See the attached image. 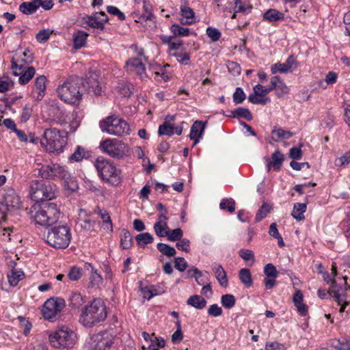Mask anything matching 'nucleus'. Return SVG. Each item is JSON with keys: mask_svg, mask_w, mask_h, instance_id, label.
Here are the masks:
<instances>
[{"mask_svg": "<svg viewBox=\"0 0 350 350\" xmlns=\"http://www.w3.org/2000/svg\"><path fill=\"white\" fill-rule=\"evenodd\" d=\"M212 271L219 284L221 286L226 288L228 285V280L226 273L222 266L219 264H215L212 267Z\"/></svg>", "mask_w": 350, "mask_h": 350, "instance_id": "c85d7f7f", "label": "nucleus"}, {"mask_svg": "<svg viewBox=\"0 0 350 350\" xmlns=\"http://www.w3.org/2000/svg\"><path fill=\"white\" fill-rule=\"evenodd\" d=\"M29 215L36 224L49 226L57 221L60 210L53 202L45 203L42 205L34 204L31 207Z\"/></svg>", "mask_w": 350, "mask_h": 350, "instance_id": "f03ea898", "label": "nucleus"}, {"mask_svg": "<svg viewBox=\"0 0 350 350\" xmlns=\"http://www.w3.org/2000/svg\"><path fill=\"white\" fill-rule=\"evenodd\" d=\"M23 277V273L21 271L12 270L10 273H8V282L12 286H16Z\"/></svg>", "mask_w": 350, "mask_h": 350, "instance_id": "37998d69", "label": "nucleus"}, {"mask_svg": "<svg viewBox=\"0 0 350 350\" xmlns=\"http://www.w3.org/2000/svg\"><path fill=\"white\" fill-rule=\"evenodd\" d=\"M21 198L16 192L10 187H6L0 191V205L10 211L19 208L21 206Z\"/></svg>", "mask_w": 350, "mask_h": 350, "instance_id": "dca6fc26", "label": "nucleus"}, {"mask_svg": "<svg viewBox=\"0 0 350 350\" xmlns=\"http://www.w3.org/2000/svg\"><path fill=\"white\" fill-rule=\"evenodd\" d=\"M264 273L267 278H276L278 275L275 267L271 263H269L265 266Z\"/></svg>", "mask_w": 350, "mask_h": 350, "instance_id": "680f3d73", "label": "nucleus"}, {"mask_svg": "<svg viewBox=\"0 0 350 350\" xmlns=\"http://www.w3.org/2000/svg\"><path fill=\"white\" fill-rule=\"evenodd\" d=\"M245 99V94L241 88H237L233 94V101L235 104H241Z\"/></svg>", "mask_w": 350, "mask_h": 350, "instance_id": "69168bd1", "label": "nucleus"}, {"mask_svg": "<svg viewBox=\"0 0 350 350\" xmlns=\"http://www.w3.org/2000/svg\"><path fill=\"white\" fill-rule=\"evenodd\" d=\"M107 11L110 14L117 16L119 20L124 21L126 18L125 14L122 12L117 7L109 5L107 7Z\"/></svg>", "mask_w": 350, "mask_h": 350, "instance_id": "774afa93", "label": "nucleus"}, {"mask_svg": "<svg viewBox=\"0 0 350 350\" xmlns=\"http://www.w3.org/2000/svg\"><path fill=\"white\" fill-rule=\"evenodd\" d=\"M239 278L241 283L247 288L252 286L253 284L252 275L249 269L243 268L239 271Z\"/></svg>", "mask_w": 350, "mask_h": 350, "instance_id": "4c0bfd02", "label": "nucleus"}, {"mask_svg": "<svg viewBox=\"0 0 350 350\" xmlns=\"http://www.w3.org/2000/svg\"><path fill=\"white\" fill-rule=\"evenodd\" d=\"M113 336L108 332L92 335L85 344L87 350H108L113 343Z\"/></svg>", "mask_w": 350, "mask_h": 350, "instance_id": "ddd939ff", "label": "nucleus"}, {"mask_svg": "<svg viewBox=\"0 0 350 350\" xmlns=\"http://www.w3.org/2000/svg\"><path fill=\"white\" fill-rule=\"evenodd\" d=\"M206 33L210 38L211 42H216L221 38V33L218 29L208 27L206 28Z\"/></svg>", "mask_w": 350, "mask_h": 350, "instance_id": "bf43d9fd", "label": "nucleus"}, {"mask_svg": "<svg viewBox=\"0 0 350 350\" xmlns=\"http://www.w3.org/2000/svg\"><path fill=\"white\" fill-rule=\"evenodd\" d=\"M11 68L13 70V74L16 76H20L18 83L21 85L27 84L35 75L36 70L33 66L25 68L23 64H19L14 59L12 61Z\"/></svg>", "mask_w": 350, "mask_h": 350, "instance_id": "a211bd4d", "label": "nucleus"}, {"mask_svg": "<svg viewBox=\"0 0 350 350\" xmlns=\"http://www.w3.org/2000/svg\"><path fill=\"white\" fill-rule=\"evenodd\" d=\"M170 29L175 36H188L191 33L196 35V33L191 32V31L189 28L183 27H181L179 25H176V24L172 25L171 26Z\"/></svg>", "mask_w": 350, "mask_h": 350, "instance_id": "c03bdc74", "label": "nucleus"}, {"mask_svg": "<svg viewBox=\"0 0 350 350\" xmlns=\"http://www.w3.org/2000/svg\"><path fill=\"white\" fill-rule=\"evenodd\" d=\"M31 197L36 201L50 200L55 198V186L51 183H44L36 180L31 184Z\"/></svg>", "mask_w": 350, "mask_h": 350, "instance_id": "f8f14e48", "label": "nucleus"}, {"mask_svg": "<svg viewBox=\"0 0 350 350\" xmlns=\"http://www.w3.org/2000/svg\"><path fill=\"white\" fill-rule=\"evenodd\" d=\"M157 249L161 253L168 257L174 256L176 253V250L173 247L162 243L157 244Z\"/></svg>", "mask_w": 350, "mask_h": 350, "instance_id": "8fccbe9b", "label": "nucleus"}, {"mask_svg": "<svg viewBox=\"0 0 350 350\" xmlns=\"http://www.w3.org/2000/svg\"><path fill=\"white\" fill-rule=\"evenodd\" d=\"M135 240L140 247H144L147 244L151 243L154 238L149 232L141 233L135 237Z\"/></svg>", "mask_w": 350, "mask_h": 350, "instance_id": "a19ab883", "label": "nucleus"}, {"mask_svg": "<svg viewBox=\"0 0 350 350\" xmlns=\"http://www.w3.org/2000/svg\"><path fill=\"white\" fill-rule=\"evenodd\" d=\"M271 138L275 142H280L284 139H290L293 133L284 130L282 128H275L271 132Z\"/></svg>", "mask_w": 350, "mask_h": 350, "instance_id": "473e14b6", "label": "nucleus"}, {"mask_svg": "<svg viewBox=\"0 0 350 350\" xmlns=\"http://www.w3.org/2000/svg\"><path fill=\"white\" fill-rule=\"evenodd\" d=\"M100 128L103 131L119 137L129 135L131 129L129 124L123 119L109 116L100 122Z\"/></svg>", "mask_w": 350, "mask_h": 350, "instance_id": "9b49d317", "label": "nucleus"}, {"mask_svg": "<svg viewBox=\"0 0 350 350\" xmlns=\"http://www.w3.org/2000/svg\"><path fill=\"white\" fill-rule=\"evenodd\" d=\"M51 344L62 349L72 348L77 341L76 333L68 327H62L49 335Z\"/></svg>", "mask_w": 350, "mask_h": 350, "instance_id": "0eeeda50", "label": "nucleus"}, {"mask_svg": "<svg viewBox=\"0 0 350 350\" xmlns=\"http://www.w3.org/2000/svg\"><path fill=\"white\" fill-rule=\"evenodd\" d=\"M38 0H32L31 1H25L19 5V11L26 15H31L36 12L38 10L37 5Z\"/></svg>", "mask_w": 350, "mask_h": 350, "instance_id": "2f4dec72", "label": "nucleus"}, {"mask_svg": "<svg viewBox=\"0 0 350 350\" xmlns=\"http://www.w3.org/2000/svg\"><path fill=\"white\" fill-rule=\"evenodd\" d=\"M205 127L206 122L200 120L195 121L191 126L189 137L194 142V145L197 144L202 139Z\"/></svg>", "mask_w": 350, "mask_h": 350, "instance_id": "393cba45", "label": "nucleus"}, {"mask_svg": "<svg viewBox=\"0 0 350 350\" xmlns=\"http://www.w3.org/2000/svg\"><path fill=\"white\" fill-rule=\"evenodd\" d=\"M234 10L235 13L241 12L245 14H247L251 12L252 10V5L250 1L247 0H234Z\"/></svg>", "mask_w": 350, "mask_h": 350, "instance_id": "72a5a7b5", "label": "nucleus"}, {"mask_svg": "<svg viewBox=\"0 0 350 350\" xmlns=\"http://www.w3.org/2000/svg\"><path fill=\"white\" fill-rule=\"evenodd\" d=\"M306 211V204L305 203H297L294 205L292 211V216L297 221L304 219V213Z\"/></svg>", "mask_w": 350, "mask_h": 350, "instance_id": "58836bf2", "label": "nucleus"}, {"mask_svg": "<svg viewBox=\"0 0 350 350\" xmlns=\"http://www.w3.org/2000/svg\"><path fill=\"white\" fill-rule=\"evenodd\" d=\"M131 48L133 49L136 56L129 58L126 62L125 68L126 71L136 75L141 79L148 78V75L146 72V68L144 63V62L146 61L144 49L142 48H139L135 45H132Z\"/></svg>", "mask_w": 350, "mask_h": 350, "instance_id": "9d476101", "label": "nucleus"}, {"mask_svg": "<svg viewBox=\"0 0 350 350\" xmlns=\"http://www.w3.org/2000/svg\"><path fill=\"white\" fill-rule=\"evenodd\" d=\"M248 100L252 104L266 105L270 102V98L269 97H262V96H258L253 93L249 95Z\"/></svg>", "mask_w": 350, "mask_h": 350, "instance_id": "4d7b16f0", "label": "nucleus"}, {"mask_svg": "<svg viewBox=\"0 0 350 350\" xmlns=\"http://www.w3.org/2000/svg\"><path fill=\"white\" fill-rule=\"evenodd\" d=\"M132 245V237L131 233L123 230L120 236V246L124 250L129 249Z\"/></svg>", "mask_w": 350, "mask_h": 350, "instance_id": "79ce46f5", "label": "nucleus"}, {"mask_svg": "<svg viewBox=\"0 0 350 350\" xmlns=\"http://www.w3.org/2000/svg\"><path fill=\"white\" fill-rule=\"evenodd\" d=\"M271 209V206L267 204L264 203L260 208L258 209L256 215V221H260L262 219L267 217V214L270 212Z\"/></svg>", "mask_w": 350, "mask_h": 350, "instance_id": "864d4df0", "label": "nucleus"}, {"mask_svg": "<svg viewBox=\"0 0 350 350\" xmlns=\"http://www.w3.org/2000/svg\"><path fill=\"white\" fill-rule=\"evenodd\" d=\"M143 14L139 17L137 22H145L148 23V26L150 28L155 27V23L154 21V14L152 13V6L149 1L143 0Z\"/></svg>", "mask_w": 350, "mask_h": 350, "instance_id": "412c9836", "label": "nucleus"}, {"mask_svg": "<svg viewBox=\"0 0 350 350\" xmlns=\"http://www.w3.org/2000/svg\"><path fill=\"white\" fill-rule=\"evenodd\" d=\"M334 164L338 167H346L350 164V150L346 151L340 157H336L334 160Z\"/></svg>", "mask_w": 350, "mask_h": 350, "instance_id": "09e8293b", "label": "nucleus"}, {"mask_svg": "<svg viewBox=\"0 0 350 350\" xmlns=\"http://www.w3.org/2000/svg\"><path fill=\"white\" fill-rule=\"evenodd\" d=\"M99 148L103 153L116 159H123L129 155L128 145L118 139H105L100 142Z\"/></svg>", "mask_w": 350, "mask_h": 350, "instance_id": "1a4fd4ad", "label": "nucleus"}, {"mask_svg": "<svg viewBox=\"0 0 350 350\" xmlns=\"http://www.w3.org/2000/svg\"><path fill=\"white\" fill-rule=\"evenodd\" d=\"M85 85L89 94L95 96L100 94L102 89L98 81V76L96 73H91L87 77Z\"/></svg>", "mask_w": 350, "mask_h": 350, "instance_id": "4be33fe9", "label": "nucleus"}, {"mask_svg": "<svg viewBox=\"0 0 350 350\" xmlns=\"http://www.w3.org/2000/svg\"><path fill=\"white\" fill-rule=\"evenodd\" d=\"M180 12L181 16L183 17L185 21H182L183 25H191L196 22V17L193 9L189 8L187 5H182L180 7Z\"/></svg>", "mask_w": 350, "mask_h": 350, "instance_id": "cd10ccee", "label": "nucleus"}, {"mask_svg": "<svg viewBox=\"0 0 350 350\" xmlns=\"http://www.w3.org/2000/svg\"><path fill=\"white\" fill-rule=\"evenodd\" d=\"M22 55L23 57L21 56L19 59L15 61L16 62H18L19 64H23L25 66V64H29L33 62V54L29 51L23 52Z\"/></svg>", "mask_w": 350, "mask_h": 350, "instance_id": "0e129e2a", "label": "nucleus"}, {"mask_svg": "<svg viewBox=\"0 0 350 350\" xmlns=\"http://www.w3.org/2000/svg\"><path fill=\"white\" fill-rule=\"evenodd\" d=\"M264 21L275 23L284 19V14L275 9H269L262 15Z\"/></svg>", "mask_w": 350, "mask_h": 350, "instance_id": "7c9ffc66", "label": "nucleus"}, {"mask_svg": "<svg viewBox=\"0 0 350 350\" xmlns=\"http://www.w3.org/2000/svg\"><path fill=\"white\" fill-rule=\"evenodd\" d=\"M168 217L163 215H158L157 221L154 224V230L159 237H164L169 234L167 225Z\"/></svg>", "mask_w": 350, "mask_h": 350, "instance_id": "b1692460", "label": "nucleus"}, {"mask_svg": "<svg viewBox=\"0 0 350 350\" xmlns=\"http://www.w3.org/2000/svg\"><path fill=\"white\" fill-rule=\"evenodd\" d=\"M77 224L83 229L89 230L93 228L94 221L92 219V215L85 209H80L79 211V217Z\"/></svg>", "mask_w": 350, "mask_h": 350, "instance_id": "bb28decb", "label": "nucleus"}, {"mask_svg": "<svg viewBox=\"0 0 350 350\" xmlns=\"http://www.w3.org/2000/svg\"><path fill=\"white\" fill-rule=\"evenodd\" d=\"M323 277L324 281H325L327 283L331 282V291L329 293L332 295L335 301L339 306H340L339 312H343L345 310L346 306L348 305V302L346 299V295L343 289L340 287L336 286V281L334 279L336 277H334L332 273L329 274L327 273H324Z\"/></svg>", "mask_w": 350, "mask_h": 350, "instance_id": "2eb2a0df", "label": "nucleus"}, {"mask_svg": "<svg viewBox=\"0 0 350 350\" xmlns=\"http://www.w3.org/2000/svg\"><path fill=\"white\" fill-rule=\"evenodd\" d=\"M85 302V297L79 293H72L69 298V306L72 308H79Z\"/></svg>", "mask_w": 350, "mask_h": 350, "instance_id": "e433bc0d", "label": "nucleus"}, {"mask_svg": "<svg viewBox=\"0 0 350 350\" xmlns=\"http://www.w3.org/2000/svg\"><path fill=\"white\" fill-rule=\"evenodd\" d=\"M46 77L44 75L38 77L33 86L32 94L37 100H42L46 90Z\"/></svg>", "mask_w": 350, "mask_h": 350, "instance_id": "5701e85b", "label": "nucleus"}, {"mask_svg": "<svg viewBox=\"0 0 350 350\" xmlns=\"http://www.w3.org/2000/svg\"><path fill=\"white\" fill-rule=\"evenodd\" d=\"M65 306L66 303L64 299L59 297L48 299L42 306V315L45 319L54 321L57 319Z\"/></svg>", "mask_w": 350, "mask_h": 350, "instance_id": "4468645a", "label": "nucleus"}, {"mask_svg": "<svg viewBox=\"0 0 350 350\" xmlns=\"http://www.w3.org/2000/svg\"><path fill=\"white\" fill-rule=\"evenodd\" d=\"M71 233L66 226H59L51 228L47 233L46 242L57 249L66 248L70 242Z\"/></svg>", "mask_w": 350, "mask_h": 350, "instance_id": "6e6552de", "label": "nucleus"}, {"mask_svg": "<svg viewBox=\"0 0 350 350\" xmlns=\"http://www.w3.org/2000/svg\"><path fill=\"white\" fill-rule=\"evenodd\" d=\"M107 316L105 303L103 299L96 298L82 308L79 322L84 327L90 328L104 321Z\"/></svg>", "mask_w": 350, "mask_h": 350, "instance_id": "f257e3e1", "label": "nucleus"}, {"mask_svg": "<svg viewBox=\"0 0 350 350\" xmlns=\"http://www.w3.org/2000/svg\"><path fill=\"white\" fill-rule=\"evenodd\" d=\"M183 236V230L180 228H176L172 230H169V234L166 236L167 240L170 241H179Z\"/></svg>", "mask_w": 350, "mask_h": 350, "instance_id": "052dcab7", "label": "nucleus"}, {"mask_svg": "<svg viewBox=\"0 0 350 350\" xmlns=\"http://www.w3.org/2000/svg\"><path fill=\"white\" fill-rule=\"evenodd\" d=\"M341 226L347 237H350V206L346 213V217L341 222Z\"/></svg>", "mask_w": 350, "mask_h": 350, "instance_id": "13d9d810", "label": "nucleus"}, {"mask_svg": "<svg viewBox=\"0 0 350 350\" xmlns=\"http://www.w3.org/2000/svg\"><path fill=\"white\" fill-rule=\"evenodd\" d=\"M100 217L103 220V228L107 231L112 232L113 224L109 213L106 211H100Z\"/></svg>", "mask_w": 350, "mask_h": 350, "instance_id": "a18cd8bd", "label": "nucleus"}, {"mask_svg": "<svg viewBox=\"0 0 350 350\" xmlns=\"http://www.w3.org/2000/svg\"><path fill=\"white\" fill-rule=\"evenodd\" d=\"M109 21V18L104 12H94L91 15L84 16L81 20V25L85 27L103 30L105 24Z\"/></svg>", "mask_w": 350, "mask_h": 350, "instance_id": "f3484780", "label": "nucleus"}, {"mask_svg": "<svg viewBox=\"0 0 350 350\" xmlns=\"http://www.w3.org/2000/svg\"><path fill=\"white\" fill-rule=\"evenodd\" d=\"M86 154H88V152L83 147L78 146L74 153L70 156V159L77 162L81 161L86 157Z\"/></svg>", "mask_w": 350, "mask_h": 350, "instance_id": "603ef678", "label": "nucleus"}, {"mask_svg": "<svg viewBox=\"0 0 350 350\" xmlns=\"http://www.w3.org/2000/svg\"><path fill=\"white\" fill-rule=\"evenodd\" d=\"M303 298L304 296L301 291L300 290H297L293 295V300L299 313L302 316H305L307 313L308 308L307 306L303 302Z\"/></svg>", "mask_w": 350, "mask_h": 350, "instance_id": "c756f323", "label": "nucleus"}, {"mask_svg": "<svg viewBox=\"0 0 350 350\" xmlns=\"http://www.w3.org/2000/svg\"><path fill=\"white\" fill-rule=\"evenodd\" d=\"M40 144L49 152L61 153L67 144L66 133L55 128L46 129L40 139Z\"/></svg>", "mask_w": 350, "mask_h": 350, "instance_id": "20e7f679", "label": "nucleus"}, {"mask_svg": "<svg viewBox=\"0 0 350 350\" xmlns=\"http://www.w3.org/2000/svg\"><path fill=\"white\" fill-rule=\"evenodd\" d=\"M332 346L336 350H350V340L347 339L338 340L332 343Z\"/></svg>", "mask_w": 350, "mask_h": 350, "instance_id": "e2e57ef3", "label": "nucleus"}, {"mask_svg": "<svg viewBox=\"0 0 350 350\" xmlns=\"http://www.w3.org/2000/svg\"><path fill=\"white\" fill-rule=\"evenodd\" d=\"M265 159L267 162V172L271 170V167L275 171H279L284 161V155L280 151L275 150L271 155V160L268 157L265 158Z\"/></svg>", "mask_w": 350, "mask_h": 350, "instance_id": "a878e982", "label": "nucleus"}, {"mask_svg": "<svg viewBox=\"0 0 350 350\" xmlns=\"http://www.w3.org/2000/svg\"><path fill=\"white\" fill-rule=\"evenodd\" d=\"M221 303L223 307L226 309L233 308L236 303V299L233 295L226 294L221 296Z\"/></svg>", "mask_w": 350, "mask_h": 350, "instance_id": "49530a36", "label": "nucleus"}, {"mask_svg": "<svg viewBox=\"0 0 350 350\" xmlns=\"http://www.w3.org/2000/svg\"><path fill=\"white\" fill-rule=\"evenodd\" d=\"M154 69L155 70L154 71L153 75H154V78L155 80L159 81H167L169 80L170 76L164 72L163 68L159 65L157 66V68Z\"/></svg>", "mask_w": 350, "mask_h": 350, "instance_id": "6e6d98bb", "label": "nucleus"}, {"mask_svg": "<svg viewBox=\"0 0 350 350\" xmlns=\"http://www.w3.org/2000/svg\"><path fill=\"white\" fill-rule=\"evenodd\" d=\"M336 265V262H332L331 268L332 274L334 275V277H336L337 278H341L344 280V284L346 288L350 289V285H349L347 283V273H350V271L348 270V269H350V262H344L340 264L339 267V273L337 271L338 267Z\"/></svg>", "mask_w": 350, "mask_h": 350, "instance_id": "aec40b11", "label": "nucleus"}, {"mask_svg": "<svg viewBox=\"0 0 350 350\" xmlns=\"http://www.w3.org/2000/svg\"><path fill=\"white\" fill-rule=\"evenodd\" d=\"M38 170V175L42 178L63 180L66 184L71 183L72 189H74V187L77 185L66 168L57 163L42 165Z\"/></svg>", "mask_w": 350, "mask_h": 350, "instance_id": "39448f33", "label": "nucleus"}, {"mask_svg": "<svg viewBox=\"0 0 350 350\" xmlns=\"http://www.w3.org/2000/svg\"><path fill=\"white\" fill-rule=\"evenodd\" d=\"M219 208L233 213L235 211V201L232 198H224L221 201Z\"/></svg>", "mask_w": 350, "mask_h": 350, "instance_id": "3c124183", "label": "nucleus"}, {"mask_svg": "<svg viewBox=\"0 0 350 350\" xmlns=\"http://www.w3.org/2000/svg\"><path fill=\"white\" fill-rule=\"evenodd\" d=\"M187 304L198 310H202L206 306V301L200 295H194L188 298Z\"/></svg>", "mask_w": 350, "mask_h": 350, "instance_id": "c9c22d12", "label": "nucleus"}, {"mask_svg": "<svg viewBox=\"0 0 350 350\" xmlns=\"http://www.w3.org/2000/svg\"><path fill=\"white\" fill-rule=\"evenodd\" d=\"M232 117L243 118L248 121L252 120V115L250 110L244 107H238L232 111Z\"/></svg>", "mask_w": 350, "mask_h": 350, "instance_id": "ea45409f", "label": "nucleus"}, {"mask_svg": "<svg viewBox=\"0 0 350 350\" xmlns=\"http://www.w3.org/2000/svg\"><path fill=\"white\" fill-rule=\"evenodd\" d=\"M174 133V127L173 124L165 122L163 124L160 125L158 129V134L159 135H168L172 136Z\"/></svg>", "mask_w": 350, "mask_h": 350, "instance_id": "de8ad7c7", "label": "nucleus"}, {"mask_svg": "<svg viewBox=\"0 0 350 350\" xmlns=\"http://www.w3.org/2000/svg\"><path fill=\"white\" fill-rule=\"evenodd\" d=\"M14 86V83L8 77H0V93H5Z\"/></svg>", "mask_w": 350, "mask_h": 350, "instance_id": "5fc2aeb1", "label": "nucleus"}, {"mask_svg": "<svg viewBox=\"0 0 350 350\" xmlns=\"http://www.w3.org/2000/svg\"><path fill=\"white\" fill-rule=\"evenodd\" d=\"M52 31L49 29H43L40 31L36 36V38L38 42H45L49 40Z\"/></svg>", "mask_w": 350, "mask_h": 350, "instance_id": "338daca9", "label": "nucleus"}, {"mask_svg": "<svg viewBox=\"0 0 350 350\" xmlns=\"http://www.w3.org/2000/svg\"><path fill=\"white\" fill-rule=\"evenodd\" d=\"M94 166L101 178L114 186L121 183L120 171L109 160L99 157L96 159Z\"/></svg>", "mask_w": 350, "mask_h": 350, "instance_id": "423d86ee", "label": "nucleus"}, {"mask_svg": "<svg viewBox=\"0 0 350 350\" xmlns=\"http://www.w3.org/2000/svg\"><path fill=\"white\" fill-rule=\"evenodd\" d=\"M297 67L296 59L293 55H290L284 63H276L271 68L272 74L278 72L281 73H286L291 72L293 68Z\"/></svg>", "mask_w": 350, "mask_h": 350, "instance_id": "6ab92c4d", "label": "nucleus"}, {"mask_svg": "<svg viewBox=\"0 0 350 350\" xmlns=\"http://www.w3.org/2000/svg\"><path fill=\"white\" fill-rule=\"evenodd\" d=\"M81 84L82 81L79 78H70L65 81L57 88L58 96L65 103L78 105L82 99Z\"/></svg>", "mask_w": 350, "mask_h": 350, "instance_id": "7ed1b4c3", "label": "nucleus"}, {"mask_svg": "<svg viewBox=\"0 0 350 350\" xmlns=\"http://www.w3.org/2000/svg\"><path fill=\"white\" fill-rule=\"evenodd\" d=\"M88 36V34L82 30L74 33L72 36L74 48L78 49L83 47L86 43Z\"/></svg>", "mask_w": 350, "mask_h": 350, "instance_id": "f704fd0d", "label": "nucleus"}]
</instances>
